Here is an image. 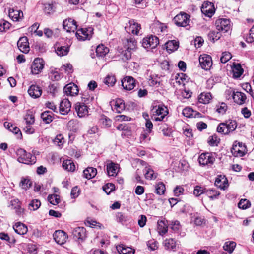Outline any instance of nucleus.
<instances>
[{
    "label": "nucleus",
    "instance_id": "52",
    "mask_svg": "<svg viewBox=\"0 0 254 254\" xmlns=\"http://www.w3.org/2000/svg\"><path fill=\"white\" fill-rule=\"evenodd\" d=\"M239 208L246 209L250 206V202L246 199H241L238 204Z\"/></svg>",
    "mask_w": 254,
    "mask_h": 254
},
{
    "label": "nucleus",
    "instance_id": "21",
    "mask_svg": "<svg viewBox=\"0 0 254 254\" xmlns=\"http://www.w3.org/2000/svg\"><path fill=\"white\" fill-rule=\"evenodd\" d=\"M119 169V165L117 163L110 161V163L107 164L106 169L109 176H116L118 174Z\"/></svg>",
    "mask_w": 254,
    "mask_h": 254
},
{
    "label": "nucleus",
    "instance_id": "53",
    "mask_svg": "<svg viewBox=\"0 0 254 254\" xmlns=\"http://www.w3.org/2000/svg\"><path fill=\"white\" fill-rule=\"evenodd\" d=\"M10 24L8 22L2 19L0 21V32H3L9 29Z\"/></svg>",
    "mask_w": 254,
    "mask_h": 254
},
{
    "label": "nucleus",
    "instance_id": "11",
    "mask_svg": "<svg viewBox=\"0 0 254 254\" xmlns=\"http://www.w3.org/2000/svg\"><path fill=\"white\" fill-rule=\"evenodd\" d=\"M125 29L127 32L129 34L131 33L134 35H138L141 29V26L140 24L136 22L134 20H131L127 24Z\"/></svg>",
    "mask_w": 254,
    "mask_h": 254
},
{
    "label": "nucleus",
    "instance_id": "54",
    "mask_svg": "<svg viewBox=\"0 0 254 254\" xmlns=\"http://www.w3.org/2000/svg\"><path fill=\"white\" fill-rule=\"evenodd\" d=\"M193 113L194 111L190 107H186L182 111L183 115L187 118H191Z\"/></svg>",
    "mask_w": 254,
    "mask_h": 254
},
{
    "label": "nucleus",
    "instance_id": "15",
    "mask_svg": "<svg viewBox=\"0 0 254 254\" xmlns=\"http://www.w3.org/2000/svg\"><path fill=\"white\" fill-rule=\"evenodd\" d=\"M63 27L67 32H74L77 28L76 22L72 18H68L64 20L63 21Z\"/></svg>",
    "mask_w": 254,
    "mask_h": 254
},
{
    "label": "nucleus",
    "instance_id": "4",
    "mask_svg": "<svg viewBox=\"0 0 254 254\" xmlns=\"http://www.w3.org/2000/svg\"><path fill=\"white\" fill-rule=\"evenodd\" d=\"M151 112L153 116H158L154 118L155 121L162 120L168 114L166 108L161 105H154L151 109Z\"/></svg>",
    "mask_w": 254,
    "mask_h": 254
},
{
    "label": "nucleus",
    "instance_id": "10",
    "mask_svg": "<svg viewBox=\"0 0 254 254\" xmlns=\"http://www.w3.org/2000/svg\"><path fill=\"white\" fill-rule=\"evenodd\" d=\"M190 16L186 13H181L174 18L176 24L178 26L185 27L189 25Z\"/></svg>",
    "mask_w": 254,
    "mask_h": 254
},
{
    "label": "nucleus",
    "instance_id": "55",
    "mask_svg": "<svg viewBox=\"0 0 254 254\" xmlns=\"http://www.w3.org/2000/svg\"><path fill=\"white\" fill-rule=\"evenodd\" d=\"M205 188H203L199 186H196L193 190V194L199 196L202 194H205Z\"/></svg>",
    "mask_w": 254,
    "mask_h": 254
},
{
    "label": "nucleus",
    "instance_id": "30",
    "mask_svg": "<svg viewBox=\"0 0 254 254\" xmlns=\"http://www.w3.org/2000/svg\"><path fill=\"white\" fill-rule=\"evenodd\" d=\"M28 93L29 95H41L42 90L37 85H32L29 87Z\"/></svg>",
    "mask_w": 254,
    "mask_h": 254
},
{
    "label": "nucleus",
    "instance_id": "23",
    "mask_svg": "<svg viewBox=\"0 0 254 254\" xmlns=\"http://www.w3.org/2000/svg\"><path fill=\"white\" fill-rule=\"evenodd\" d=\"M215 185L221 190L227 188L229 184L227 178L225 176L220 175L216 179Z\"/></svg>",
    "mask_w": 254,
    "mask_h": 254
},
{
    "label": "nucleus",
    "instance_id": "16",
    "mask_svg": "<svg viewBox=\"0 0 254 254\" xmlns=\"http://www.w3.org/2000/svg\"><path fill=\"white\" fill-rule=\"evenodd\" d=\"M72 235L74 239L83 240L86 237V231L83 227H77L72 231Z\"/></svg>",
    "mask_w": 254,
    "mask_h": 254
},
{
    "label": "nucleus",
    "instance_id": "28",
    "mask_svg": "<svg viewBox=\"0 0 254 254\" xmlns=\"http://www.w3.org/2000/svg\"><path fill=\"white\" fill-rule=\"evenodd\" d=\"M109 51V48L105 47L104 45L101 44L98 45L96 50V55L98 57L103 58Z\"/></svg>",
    "mask_w": 254,
    "mask_h": 254
},
{
    "label": "nucleus",
    "instance_id": "31",
    "mask_svg": "<svg viewBox=\"0 0 254 254\" xmlns=\"http://www.w3.org/2000/svg\"><path fill=\"white\" fill-rule=\"evenodd\" d=\"M117 250L120 254H133L134 252L131 248L126 247L123 244L117 246Z\"/></svg>",
    "mask_w": 254,
    "mask_h": 254
},
{
    "label": "nucleus",
    "instance_id": "48",
    "mask_svg": "<svg viewBox=\"0 0 254 254\" xmlns=\"http://www.w3.org/2000/svg\"><path fill=\"white\" fill-rule=\"evenodd\" d=\"M155 192L159 195H162L164 193L165 191V185L162 182H159L155 186Z\"/></svg>",
    "mask_w": 254,
    "mask_h": 254
},
{
    "label": "nucleus",
    "instance_id": "51",
    "mask_svg": "<svg viewBox=\"0 0 254 254\" xmlns=\"http://www.w3.org/2000/svg\"><path fill=\"white\" fill-rule=\"evenodd\" d=\"M104 82L108 86H112L116 82L115 77L114 76L108 75L105 78Z\"/></svg>",
    "mask_w": 254,
    "mask_h": 254
},
{
    "label": "nucleus",
    "instance_id": "32",
    "mask_svg": "<svg viewBox=\"0 0 254 254\" xmlns=\"http://www.w3.org/2000/svg\"><path fill=\"white\" fill-rule=\"evenodd\" d=\"M243 147L242 143L238 142L235 141V143L233 145L232 152L235 154L237 153V155H239L240 156H243L245 155V153L244 151L240 150V148Z\"/></svg>",
    "mask_w": 254,
    "mask_h": 254
},
{
    "label": "nucleus",
    "instance_id": "2",
    "mask_svg": "<svg viewBox=\"0 0 254 254\" xmlns=\"http://www.w3.org/2000/svg\"><path fill=\"white\" fill-rule=\"evenodd\" d=\"M237 126L236 121L228 120L225 122L220 123L217 127V130L219 133L228 134L230 132L234 131Z\"/></svg>",
    "mask_w": 254,
    "mask_h": 254
},
{
    "label": "nucleus",
    "instance_id": "1",
    "mask_svg": "<svg viewBox=\"0 0 254 254\" xmlns=\"http://www.w3.org/2000/svg\"><path fill=\"white\" fill-rule=\"evenodd\" d=\"M17 160L19 162L26 164H33L36 161L35 156L30 153H27L22 148L18 149L16 152Z\"/></svg>",
    "mask_w": 254,
    "mask_h": 254
},
{
    "label": "nucleus",
    "instance_id": "18",
    "mask_svg": "<svg viewBox=\"0 0 254 254\" xmlns=\"http://www.w3.org/2000/svg\"><path fill=\"white\" fill-rule=\"evenodd\" d=\"M201 10L206 16L211 17L214 13V5L210 2H206L202 5Z\"/></svg>",
    "mask_w": 254,
    "mask_h": 254
},
{
    "label": "nucleus",
    "instance_id": "41",
    "mask_svg": "<svg viewBox=\"0 0 254 254\" xmlns=\"http://www.w3.org/2000/svg\"><path fill=\"white\" fill-rule=\"evenodd\" d=\"M100 123L104 127H109L112 124V120L105 115H102L99 120Z\"/></svg>",
    "mask_w": 254,
    "mask_h": 254
},
{
    "label": "nucleus",
    "instance_id": "62",
    "mask_svg": "<svg viewBox=\"0 0 254 254\" xmlns=\"http://www.w3.org/2000/svg\"><path fill=\"white\" fill-rule=\"evenodd\" d=\"M171 225V228L175 232H178L179 231L181 225L179 221L176 220L175 221H172Z\"/></svg>",
    "mask_w": 254,
    "mask_h": 254
},
{
    "label": "nucleus",
    "instance_id": "57",
    "mask_svg": "<svg viewBox=\"0 0 254 254\" xmlns=\"http://www.w3.org/2000/svg\"><path fill=\"white\" fill-rule=\"evenodd\" d=\"M217 111L220 114H224L227 109V106L226 103L224 102H222L221 103H219V105L217 106Z\"/></svg>",
    "mask_w": 254,
    "mask_h": 254
},
{
    "label": "nucleus",
    "instance_id": "17",
    "mask_svg": "<svg viewBox=\"0 0 254 254\" xmlns=\"http://www.w3.org/2000/svg\"><path fill=\"white\" fill-rule=\"evenodd\" d=\"M17 46L20 51L25 54L28 53L30 50L28 40L26 37H23L19 39Z\"/></svg>",
    "mask_w": 254,
    "mask_h": 254
},
{
    "label": "nucleus",
    "instance_id": "50",
    "mask_svg": "<svg viewBox=\"0 0 254 254\" xmlns=\"http://www.w3.org/2000/svg\"><path fill=\"white\" fill-rule=\"evenodd\" d=\"M48 200L52 204L57 205L60 202V196L57 194L49 195L48 196Z\"/></svg>",
    "mask_w": 254,
    "mask_h": 254
},
{
    "label": "nucleus",
    "instance_id": "63",
    "mask_svg": "<svg viewBox=\"0 0 254 254\" xmlns=\"http://www.w3.org/2000/svg\"><path fill=\"white\" fill-rule=\"evenodd\" d=\"M116 220L118 222L123 224L127 221V217L122 212H118L116 214Z\"/></svg>",
    "mask_w": 254,
    "mask_h": 254
},
{
    "label": "nucleus",
    "instance_id": "40",
    "mask_svg": "<svg viewBox=\"0 0 254 254\" xmlns=\"http://www.w3.org/2000/svg\"><path fill=\"white\" fill-rule=\"evenodd\" d=\"M32 181L28 179L22 178L19 183L20 186L25 190L29 189L32 186Z\"/></svg>",
    "mask_w": 254,
    "mask_h": 254
},
{
    "label": "nucleus",
    "instance_id": "36",
    "mask_svg": "<svg viewBox=\"0 0 254 254\" xmlns=\"http://www.w3.org/2000/svg\"><path fill=\"white\" fill-rule=\"evenodd\" d=\"M63 168L67 171L73 172L75 169V166L71 160H66L63 163Z\"/></svg>",
    "mask_w": 254,
    "mask_h": 254
},
{
    "label": "nucleus",
    "instance_id": "22",
    "mask_svg": "<svg viewBox=\"0 0 254 254\" xmlns=\"http://www.w3.org/2000/svg\"><path fill=\"white\" fill-rule=\"evenodd\" d=\"M124 47L125 49L134 51L137 48V42L133 38H126L123 41Z\"/></svg>",
    "mask_w": 254,
    "mask_h": 254
},
{
    "label": "nucleus",
    "instance_id": "34",
    "mask_svg": "<svg viewBox=\"0 0 254 254\" xmlns=\"http://www.w3.org/2000/svg\"><path fill=\"white\" fill-rule=\"evenodd\" d=\"M53 115V114L51 111H46L41 114V118L46 124H49L54 119Z\"/></svg>",
    "mask_w": 254,
    "mask_h": 254
},
{
    "label": "nucleus",
    "instance_id": "46",
    "mask_svg": "<svg viewBox=\"0 0 254 254\" xmlns=\"http://www.w3.org/2000/svg\"><path fill=\"white\" fill-rule=\"evenodd\" d=\"M236 243L234 242H226L223 248L224 250L228 252L229 253H232L236 247Z\"/></svg>",
    "mask_w": 254,
    "mask_h": 254
},
{
    "label": "nucleus",
    "instance_id": "7",
    "mask_svg": "<svg viewBox=\"0 0 254 254\" xmlns=\"http://www.w3.org/2000/svg\"><path fill=\"white\" fill-rule=\"evenodd\" d=\"M110 105L112 110L118 113H121L125 109V102L121 98H118L115 100H113L110 101Z\"/></svg>",
    "mask_w": 254,
    "mask_h": 254
},
{
    "label": "nucleus",
    "instance_id": "9",
    "mask_svg": "<svg viewBox=\"0 0 254 254\" xmlns=\"http://www.w3.org/2000/svg\"><path fill=\"white\" fill-rule=\"evenodd\" d=\"M93 33V29L92 28H81L78 30L76 33V36L78 40H85L90 39Z\"/></svg>",
    "mask_w": 254,
    "mask_h": 254
},
{
    "label": "nucleus",
    "instance_id": "61",
    "mask_svg": "<svg viewBox=\"0 0 254 254\" xmlns=\"http://www.w3.org/2000/svg\"><path fill=\"white\" fill-rule=\"evenodd\" d=\"M114 188L115 186L112 183L107 184L103 187V190L107 194H109L111 191H112L114 190Z\"/></svg>",
    "mask_w": 254,
    "mask_h": 254
},
{
    "label": "nucleus",
    "instance_id": "13",
    "mask_svg": "<svg viewBox=\"0 0 254 254\" xmlns=\"http://www.w3.org/2000/svg\"><path fill=\"white\" fill-rule=\"evenodd\" d=\"M122 86L124 89L130 91L135 86V80L131 76H126L122 80Z\"/></svg>",
    "mask_w": 254,
    "mask_h": 254
},
{
    "label": "nucleus",
    "instance_id": "42",
    "mask_svg": "<svg viewBox=\"0 0 254 254\" xmlns=\"http://www.w3.org/2000/svg\"><path fill=\"white\" fill-rule=\"evenodd\" d=\"M208 36L210 40L212 41L213 42L219 40L221 37V34L220 31H211L208 33Z\"/></svg>",
    "mask_w": 254,
    "mask_h": 254
},
{
    "label": "nucleus",
    "instance_id": "60",
    "mask_svg": "<svg viewBox=\"0 0 254 254\" xmlns=\"http://www.w3.org/2000/svg\"><path fill=\"white\" fill-rule=\"evenodd\" d=\"M212 99V96H198V102L204 104H208Z\"/></svg>",
    "mask_w": 254,
    "mask_h": 254
},
{
    "label": "nucleus",
    "instance_id": "37",
    "mask_svg": "<svg viewBox=\"0 0 254 254\" xmlns=\"http://www.w3.org/2000/svg\"><path fill=\"white\" fill-rule=\"evenodd\" d=\"M205 194L211 199H216L220 195L219 192L214 189H207L205 188Z\"/></svg>",
    "mask_w": 254,
    "mask_h": 254
},
{
    "label": "nucleus",
    "instance_id": "38",
    "mask_svg": "<svg viewBox=\"0 0 254 254\" xmlns=\"http://www.w3.org/2000/svg\"><path fill=\"white\" fill-rule=\"evenodd\" d=\"M158 231L160 235H163L167 232L168 227L165 221H158Z\"/></svg>",
    "mask_w": 254,
    "mask_h": 254
},
{
    "label": "nucleus",
    "instance_id": "44",
    "mask_svg": "<svg viewBox=\"0 0 254 254\" xmlns=\"http://www.w3.org/2000/svg\"><path fill=\"white\" fill-rule=\"evenodd\" d=\"M24 120L27 125H31L35 122V118L32 112L28 111L24 117Z\"/></svg>",
    "mask_w": 254,
    "mask_h": 254
},
{
    "label": "nucleus",
    "instance_id": "58",
    "mask_svg": "<svg viewBox=\"0 0 254 254\" xmlns=\"http://www.w3.org/2000/svg\"><path fill=\"white\" fill-rule=\"evenodd\" d=\"M231 54L229 52H223L220 58L221 62L222 63H226L229 60L231 59Z\"/></svg>",
    "mask_w": 254,
    "mask_h": 254
},
{
    "label": "nucleus",
    "instance_id": "20",
    "mask_svg": "<svg viewBox=\"0 0 254 254\" xmlns=\"http://www.w3.org/2000/svg\"><path fill=\"white\" fill-rule=\"evenodd\" d=\"M70 102L67 99L62 100L60 104L59 111L60 113L62 115L67 114L70 111L71 109Z\"/></svg>",
    "mask_w": 254,
    "mask_h": 254
},
{
    "label": "nucleus",
    "instance_id": "56",
    "mask_svg": "<svg viewBox=\"0 0 254 254\" xmlns=\"http://www.w3.org/2000/svg\"><path fill=\"white\" fill-rule=\"evenodd\" d=\"M246 41L248 43H252L254 41V25L250 30L249 35L246 36Z\"/></svg>",
    "mask_w": 254,
    "mask_h": 254
},
{
    "label": "nucleus",
    "instance_id": "6",
    "mask_svg": "<svg viewBox=\"0 0 254 254\" xmlns=\"http://www.w3.org/2000/svg\"><path fill=\"white\" fill-rule=\"evenodd\" d=\"M199 64L201 68L205 70H209L212 65L211 57L208 55H200L199 58Z\"/></svg>",
    "mask_w": 254,
    "mask_h": 254
},
{
    "label": "nucleus",
    "instance_id": "25",
    "mask_svg": "<svg viewBox=\"0 0 254 254\" xmlns=\"http://www.w3.org/2000/svg\"><path fill=\"white\" fill-rule=\"evenodd\" d=\"M174 78L177 83L180 85H182L183 86H184L190 79L185 74L183 73L176 74Z\"/></svg>",
    "mask_w": 254,
    "mask_h": 254
},
{
    "label": "nucleus",
    "instance_id": "43",
    "mask_svg": "<svg viewBox=\"0 0 254 254\" xmlns=\"http://www.w3.org/2000/svg\"><path fill=\"white\" fill-rule=\"evenodd\" d=\"M232 71L233 73V76L235 78H239L242 74L243 72V69H242L241 66L238 64L233 67Z\"/></svg>",
    "mask_w": 254,
    "mask_h": 254
},
{
    "label": "nucleus",
    "instance_id": "14",
    "mask_svg": "<svg viewBox=\"0 0 254 254\" xmlns=\"http://www.w3.org/2000/svg\"><path fill=\"white\" fill-rule=\"evenodd\" d=\"M214 161L215 158L208 152L202 153L198 158L199 163L202 165L212 164Z\"/></svg>",
    "mask_w": 254,
    "mask_h": 254
},
{
    "label": "nucleus",
    "instance_id": "3",
    "mask_svg": "<svg viewBox=\"0 0 254 254\" xmlns=\"http://www.w3.org/2000/svg\"><path fill=\"white\" fill-rule=\"evenodd\" d=\"M159 43L158 38L156 36L150 35L144 38L142 41V46L144 48H155Z\"/></svg>",
    "mask_w": 254,
    "mask_h": 254
},
{
    "label": "nucleus",
    "instance_id": "19",
    "mask_svg": "<svg viewBox=\"0 0 254 254\" xmlns=\"http://www.w3.org/2000/svg\"><path fill=\"white\" fill-rule=\"evenodd\" d=\"M64 92L66 95H77L79 89L76 84L70 83L64 87Z\"/></svg>",
    "mask_w": 254,
    "mask_h": 254
},
{
    "label": "nucleus",
    "instance_id": "26",
    "mask_svg": "<svg viewBox=\"0 0 254 254\" xmlns=\"http://www.w3.org/2000/svg\"><path fill=\"white\" fill-rule=\"evenodd\" d=\"M13 228L16 233L21 235L25 234L28 231L27 226L20 222L15 223Z\"/></svg>",
    "mask_w": 254,
    "mask_h": 254
},
{
    "label": "nucleus",
    "instance_id": "35",
    "mask_svg": "<svg viewBox=\"0 0 254 254\" xmlns=\"http://www.w3.org/2000/svg\"><path fill=\"white\" fill-rule=\"evenodd\" d=\"M166 48L168 51L176 50L179 47V42L176 40H170L166 43Z\"/></svg>",
    "mask_w": 254,
    "mask_h": 254
},
{
    "label": "nucleus",
    "instance_id": "49",
    "mask_svg": "<svg viewBox=\"0 0 254 254\" xmlns=\"http://www.w3.org/2000/svg\"><path fill=\"white\" fill-rule=\"evenodd\" d=\"M154 171L149 167L145 168V177L147 179H153L156 178V176H154Z\"/></svg>",
    "mask_w": 254,
    "mask_h": 254
},
{
    "label": "nucleus",
    "instance_id": "24",
    "mask_svg": "<svg viewBox=\"0 0 254 254\" xmlns=\"http://www.w3.org/2000/svg\"><path fill=\"white\" fill-rule=\"evenodd\" d=\"M75 110L78 116L80 118L88 115V108L84 104L81 103H77L75 106Z\"/></svg>",
    "mask_w": 254,
    "mask_h": 254
},
{
    "label": "nucleus",
    "instance_id": "45",
    "mask_svg": "<svg viewBox=\"0 0 254 254\" xmlns=\"http://www.w3.org/2000/svg\"><path fill=\"white\" fill-rule=\"evenodd\" d=\"M160 130L163 133L165 136L170 137L172 135V129L168 127L165 124H162L160 127Z\"/></svg>",
    "mask_w": 254,
    "mask_h": 254
},
{
    "label": "nucleus",
    "instance_id": "8",
    "mask_svg": "<svg viewBox=\"0 0 254 254\" xmlns=\"http://www.w3.org/2000/svg\"><path fill=\"white\" fill-rule=\"evenodd\" d=\"M44 66V62L42 59L36 58L32 64L31 69L33 74H38L42 71Z\"/></svg>",
    "mask_w": 254,
    "mask_h": 254
},
{
    "label": "nucleus",
    "instance_id": "59",
    "mask_svg": "<svg viewBox=\"0 0 254 254\" xmlns=\"http://www.w3.org/2000/svg\"><path fill=\"white\" fill-rule=\"evenodd\" d=\"M246 97L247 96H232V98L236 103L239 105H242L245 102L247 99Z\"/></svg>",
    "mask_w": 254,
    "mask_h": 254
},
{
    "label": "nucleus",
    "instance_id": "64",
    "mask_svg": "<svg viewBox=\"0 0 254 254\" xmlns=\"http://www.w3.org/2000/svg\"><path fill=\"white\" fill-rule=\"evenodd\" d=\"M58 88L55 84H50L47 88V92L52 94H55L57 93Z\"/></svg>",
    "mask_w": 254,
    "mask_h": 254
},
{
    "label": "nucleus",
    "instance_id": "47",
    "mask_svg": "<svg viewBox=\"0 0 254 254\" xmlns=\"http://www.w3.org/2000/svg\"><path fill=\"white\" fill-rule=\"evenodd\" d=\"M41 205V202L38 199L32 200L29 204V209L31 210H37Z\"/></svg>",
    "mask_w": 254,
    "mask_h": 254
},
{
    "label": "nucleus",
    "instance_id": "39",
    "mask_svg": "<svg viewBox=\"0 0 254 254\" xmlns=\"http://www.w3.org/2000/svg\"><path fill=\"white\" fill-rule=\"evenodd\" d=\"M57 54L62 57L66 55L69 51V47L68 46H60L57 48L56 49Z\"/></svg>",
    "mask_w": 254,
    "mask_h": 254
},
{
    "label": "nucleus",
    "instance_id": "12",
    "mask_svg": "<svg viewBox=\"0 0 254 254\" xmlns=\"http://www.w3.org/2000/svg\"><path fill=\"white\" fill-rule=\"evenodd\" d=\"M53 238L57 244L62 245L66 242L68 236L65 232L59 230L54 232Z\"/></svg>",
    "mask_w": 254,
    "mask_h": 254
},
{
    "label": "nucleus",
    "instance_id": "29",
    "mask_svg": "<svg viewBox=\"0 0 254 254\" xmlns=\"http://www.w3.org/2000/svg\"><path fill=\"white\" fill-rule=\"evenodd\" d=\"M97 169L93 167H88L83 171V175L87 179L94 178L97 174Z\"/></svg>",
    "mask_w": 254,
    "mask_h": 254
},
{
    "label": "nucleus",
    "instance_id": "5",
    "mask_svg": "<svg viewBox=\"0 0 254 254\" xmlns=\"http://www.w3.org/2000/svg\"><path fill=\"white\" fill-rule=\"evenodd\" d=\"M216 29L224 33L227 32L230 28V22L229 19L220 18L216 20L215 23Z\"/></svg>",
    "mask_w": 254,
    "mask_h": 254
},
{
    "label": "nucleus",
    "instance_id": "27",
    "mask_svg": "<svg viewBox=\"0 0 254 254\" xmlns=\"http://www.w3.org/2000/svg\"><path fill=\"white\" fill-rule=\"evenodd\" d=\"M9 16L14 21H17L23 16V12L21 10L11 9L9 11Z\"/></svg>",
    "mask_w": 254,
    "mask_h": 254
},
{
    "label": "nucleus",
    "instance_id": "33",
    "mask_svg": "<svg viewBox=\"0 0 254 254\" xmlns=\"http://www.w3.org/2000/svg\"><path fill=\"white\" fill-rule=\"evenodd\" d=\"M163 244L166 250H174L176 249V242L173 238L166 239Z\"/></svg>",
    "mask_w": 254,
    "mask_h": 254
}]
</instances>
